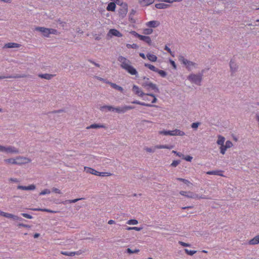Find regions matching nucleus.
<instances>
[{"label": "nucleus", "instance_id": "19", "mask_svg": "<svg viewBox=\"0 0 259 259\" xmlns=\"http://www.w3.org/2000/svg\"><path fill=\"white\" fill-rule=\"evenodd\" d=\"M99 128H106V126L104 124H103L94 123V124H91V125H90L87 127V129Z\"/></svg>", "mask_w": 259, "mask_h": 259}, {"label": "nucleus", "instance_id": "27", "mask_svg": "<svg viewBox=\"0 0 259 259\" xmlns=\"http://www.w3.org/2000/svg\"><path fill=\"white\" fill-rule=\"evenodd\" d=\"M54 75H53V74H48V73H45V74H39L38 75V76L41 78H44V79H48V80H50L51 79H52V78L54 76Z\"/></svg>", "mask_w": 259, "mask_h": 259}, {"label": "nucleus", "instance_id": "22", "mask_svg": "<svg viewBox=\"0 0 259 259\" xmlns=\"http://www.w3.org/2000/svg\"><path fill=\"white\" fill-rule=\"evenodd\" d=\"M114 107L110 105H104L100 108L102 111H113Z\"/></svg>", "mask_w": 259, "mask_h": 259}, {"label": "nucleus", "instance_id": "32", "mask_svg": "<svg viewBox=\"0 0 259 259\" xmlns=\"http://www.w3.org/2000/svg\"><path fill=\"white\" fill-rule=\"evenodd\" d=\"M173 148L172 146H168L166 145H159L155 146L156 149H171Z\"/></svg>", "mask_w": 259, "mask_h": 259}, {"label": "nucleus", "instance_id": "56", "mask_svg": "<svg viewBox=\"0 0 259 259\" xmlns=\"http://www.w3.org/2000/svg\"><path fill=\"white\" fill-rule=\"evenodd\" d=\"M52 191L56 193L62 194V192H61V191L59 189L56 188H53L52 189Z\"/></svg>", "mask_w": 259, "mask_h": 259}, {"label": "nucleus", "instance_id": "29", "mask_svg": "<svg viewBox=\"0 0 259 259\" xmlns=\"http://www.w3.org/2000/svg\"><path fill=\"white\" fill-rule=\"evenodd\" d=\"M147 57L149 60L152 62H156L157 59V57L155 55L150 53L147 54Z\"/></svg>", "mask_w": 259, "mask_h": 259}, {"label": "nucleus", "instance_id": "48", "mask_svg": "<svg viewBox=\"0 0 259 259\" xmlns=\"http://www.w3.org/2000/svg\"><path fill=\"white\" fill-rule=\"evenodd\" d=\"M185 252L190 255H192L196 252L195 250H189L188 249H185Z\"/></svg>", "mask_w": 259, "mask_h": 259}, {"label": "nucleus", "instance_id": "45", "mask_svg": "<svg viewBox=\"0 0 259 259\" xmlns=\"http://www.w3.org/2000/svg\"><path fill=\"white\" fill-rule=\"evenodd\" d=\"M143 31L145 34L149 35L151 34L153 32V29L151 28H146L144 29Z\"/></svg>", "mask_w": 259, "mask_h": 259}, {"label": "nucleus", "instance_id": "11", "mask_svg": "<svg viewBox=\"0 0 259 259\" xmlns=\"http://www.w3.org/2000/svg\"><path fill=\"white\" fill-rule=\"evenodd\" d=\"M133 91L137 95L140 97H143L144 95H146L143 91L136 85H134L133 87Z\"/></svg>", "mask_w": 259, "mask_h": 259}, {"label": "nucleus", "instance_id": "43", "mask_svg": "<svg viewBox=\"0 0 259 259\" xmlns=\"http://www.w3.org/2000/svg\"><path fill=\"white\" fill-rule=\"evenodd\" d=\"M227 148H226L225 145H223V146H221L220 147V153L223 155L225 154L226 151L227 149Z\"/></svg>", "mask_w": 259, "mask_h": 259}, {"label": "nucleus", "instance_id": "62", "mask_svg": "<svg viewBox=\"0 0 259 259\" xmlns=\"http://www.w3.org/2000/svg\"><path fill=\"white\" fill-rule=\"evenodd\" d=\"M82 199H84V198H77V199H75L70 200V203H75V202H76L78 201H79L80 200H82Z\"/></svg>", "mask_w": 259, "mask_h": 259}, {"label": "nucleus", "instance_id": "15", "mask_svg": "<svg viewBox=\"0 0 259 259\" xmlns=\"http://www.w3.org/2000/svg\"><path fill=\"white\" fill-rule=\"evenodd\" d=\"M118 114L124 113L126 112L125 106L114 107L113 111Z\"/></svg>", "mask_w": 259, "mask_h": 259}, {"label": "nucleus", "instance_id": "25", "mask_svg": "<svg viewBox=\"0 0 259 259\" xmlns=\"http://www.w3.org/2000/svg\"><path fill=\"white\" fill-rule=\"evenodd\" d=\"M222 170H212L206 172V174L209 175H217L220 176H223Z\"/></svg>", "mask_w": 259, "mask_h": 259}, {"label": "nucleus", "instance_id": "46", "mask_svg": "<svg viewBox=\"0 0 259 259\" xmlns=\"http://www.w3.org/2000/svg\"><path fill=\"white\" fill-rule=\"evenodd\" d=\"M200 125V122H193L191 125V126L193 129H197L199 125Z\"/></svg>", "mask_w": 259, "mask_h": 259}, {"label": "nucleus", "instance_id": "18", "mask_svg": "<svg viewBox=\"0 0 259 259\" xmlns=\"http://www.w3.org/2000/svg\"><path fill=\"white\" fill-rule=\"evenodd\" d=\"M20 47V45L15 43V42H9L6 44L4 46V48H19Z\"/></svg>", "mask_w": 259, "mask_h": 259}, {"label": "nucleus", "instance_id": "64", "mask_svg": "<svg viewBox=\"0 0 259 259\" xmlns=\"http://www.w3.org/2000/svg\"><path fill=\"white\" fill-rule=\"evenodd\" d=\"M170 63L171 65L172 66V67H174V68L176 69L177 68V65H176L175 61L170 60Z\"/></svg>", "mask_w": 259, "mask_h": 259}, {"label": "nucleus", "instance_id": "8", "mask_svg": "<svg viewBox=\"0 0 259 259\" xmlns=\"http://www.w3.org/2000/svg\"><path fill=\"white\" fill-rule=\"evenodd\" d=\"M134 35L139 38L140 40H143L148 44L149 45H151L152 43V41L151 38L148 36H144L141 34H138L135 31L133 32Z\"/></svg>", "mask_w": 259, "mask_h": 259}, {"label": "nucleus", "instance_id": "4", "mask_svg": "<svg viewBox=\"0 0 259 259\" xmlns=\"http://www.w3.org/2000/svg\"><path fill=\"white\" fill-rule=\"evenodd\" d=\"M0 152H4L7 154H18L19 151L18 149L12 146H4L0 145Z\"/></svg>", "mask_w": 259, "mask_h": 259}, {"label": "nucleus", "instance_id": "35", "mask_svg": "<svg viewBox=\"0 0 259 259\" xmlns=\"http://www.w3.org/2000/svg\"><path fill=\"white\" fill-rule=\"evenodd\" d=\"M126 224L127 225H137L138 224V222L137 220L132 219V220L127 221L126 222Z\"/></svg>", "mask_w": 259, "mask_h": 259}, {"label": "nucleus", "instance_id": "24", "mask_svg": "<svg viewBox=\"0 0 259 259\" xmlns=\"http://www.w3.org/2000/svg\"><path fill=\"white\" fill-rule=\"evenodd\" d=\"M116 4L114 2H110L108 4L106 10L108 11L114 12L115 10Z\"/></svg>", "mask_w": 259, "mask_h": 259}, {"label": "nucleus", "instance_id": "2", "mask_svg": "<svg viewBox=\"0 0 259 259\" xmlns=\"http://www.w3.org/2000/svg\"><path fill=\"white\" fill-rule=\"evenodd\" d=\"M204 73V70L198 74L191 73L187 77V79L192 83L200 85L202 80V76Z\"/></svg>", "mask_w": 259, "mask_h": 259}, {"label": "nucleus", "instance_id": "13", "mask_svg": "<svg viewBox=\"0 0 259 259\" xmlns=\"http://www.w3.org/2000/svg\"><path fill=\"white\" fill-rule=\"evenodd\" d=\"M146 26L151 28H156L160 25V22L158 21L153 20L146 23Z\"/></svg>", "mask_w": 259, "mask_h": 259}, {"label": "nucleus", "instance_id": "60", "mask_svg": "<svg viewBox=\"0 0 259 259\" xmlns=\"http://www.w3.org/2000/svg\"><path fill=\"white\" fill-rule=\"evenodd\" d=\"M21 215L23 217H24L26 218H27V219H31L32 218L31 215H30V214H27V213H23L21 214Z\"/></svg>", "mask_w": 259, "mask_h": 259}, {"label": "nucleus", "instance_id": "44", "mask_svg": "<svg viewBox=\"0 0 259 259\" xmlns=\"http://www.w3.org/2000/svg\"><path fill=\"white\" fill-rule=\"evenodd\" d=\"M61 253L64 255L67 256H73L74 255V253H72V252H68V251H62Z\"/></svg>", "mask_w": 259, "mask_h": 259}, {"label": "nucleus", "instance_id": "51", "mask_svg": "<svg viewBox=\"0 0 259 259\" xmlns=\"http://www.w3.org/2000/svg\"><path fill=\"white\" fill-rule=\"evenodd\" d=\"M181 161L180 160H174L171 163L170 165L172 167H176L180 163Z\"/></svg>", "mask_w": 259, "mask_h": 259}, {"label": "nucleus", "instance_id": "42", "mask_svg": "<svg viewBox=\"0 0 259 259\" xmlns=\"http://www.w3.org/2000/svg\"><path fill=\"white\" fill-rule=\"evenodd\" d=\"M146 96H151L152 97V100H151L152 103H155L157 101V98L155 96V95L153 94H147Z\"/></svg>", "mask_w": 259, "mask_h": 259}, {"label": "nucleus", "instance_id": "49", "mask_svg": "<svg viewBox=\"0 0 259 259\" xmlns=\"http://www.w3.org/2000/svg\"><path fill=\"white\" fill-rule=\"evenodd\" d=\"M225 145L226 146V148H227L228 149L231 148L233 146V144L231 141L228 140L226 142Z\"/></svg>", "mask_w": 259, "mask_h": 259}, {"label": "nucleus", "instance_id": "55", "mask_svg": "<svg viewBox=\"0 0 259 259\" xmlns=\"http://www.w3.org/2000/svg\"><path fill=\"white\" fill-rule=\"evenodd\" d=\"M155 149L156 148L152 149L151 148L146 147L145 148V150L148 152L153 153L155 151Z\"/></svg>", "mask_w": 259, "mask_h": 259}, {"label": "nucleus", "instance_id": "23", "mask_svg": "<svg viewBox=\"0 0 259 259\" xmlns=\"http://www.w3.org/2000/svg\"><path fill=\"white\" fill-rule=\"evenodd\" d=\"M154 0H139V3L142 6H146L153 4Z\"/></svg>", "mask_w": 259, "mask_h": 259}, {"label": "nucleus", "instance_id": "7", "mask_svg": "<svg viewBox=\"0 0 259 259\" xmlns=\"http://www.w3.org/2000/svg\"><path fill=\"white\" fill-rule=\"evenodd\" d=\"M117 4L121 6V8L118 11L119 16L124 17L127 12V5L125 3H120V2H117Z\"/></svg>", "mask_w": 259, "mask_h": 259}, {"label": "nucleus", "instance_id": "28", "mask_svg": "<svg viewBox=\"0 0 259 259\" xmlns=\"http://www.w3.org/2000/svg\"><path fill=\"white\" fill-rule=\"evenodd\" d=\"M218 137V139L217 141V144L220 146H223V145H224L225 138L221 135H219Z\"/></svg>", "mask_w": 259, "mask_h": 259}, {"label": "nucleus", "instance_id": "38", "mask_svg": "<svg viewBox=\"0 0 259 259\" xmlns=\"http://www.w3.org/2000/svg\"><path fill=\"white\" fill-rule=\"evenodd\" d=\"M159 134L165 136H172V131H162L159 132Z\"/></svg>", "mask_w": 259, "mask_h": 259}, {"label": "nucleus", "instance_id": "30", "mask_svg": "<svg viewBox=\"0 0 259 259\" xmlns=\"http://www.w3.org/2000/svg\"><path fill=\"white\" fill-rule=\"evenodd\" d=\"M136 13V11L135 10L133 9L130 13L129 20L132 23L135 22V20L134 18V16L135 15Z\"/></svg>", "mask_w": 259, "mask_h": 259}, {"label": "nucleus", "instance_id": "41", "mask_svg": "<svg viewBox=\"0 0 259 259\" xmlns=\"http://www.w3.org/2000/svg\"><path fill=\"white\" fill-rule=\"evenodd\" d=\"M126 47L128 49L132 48V49H137L139 48L138 46L136 44H127Z\"/></svg>", "mask_w": 259, "mask_h": 259}, {"label": "nucleus", "instance_id": "53", "mask_svg": "<svg viewBox=\"0 0 259 259\" xmlns=\"http://www.w3.org/2000/svg\"><path fill=\"white\" fill-rule=\"evenodd\" d=\"M111 175V174L110 173H108V172H99V174H97V176H101V177H105V176H110Z\"/></svg>", "mask_w": 259, "mask_h": 259}, {"label": "nucleus", "instance_id": "40", "mask_svg": "<svg viewBox=\"0 0 259 259\" xmlns=\"http://www.w3.org/2000/svg\"><path fill=\"white\" fill-rule=\"evenodd\" d=\"M177 180L178 181H180L183 182V183H184L185 184H187L188 186L189 185H192V183H191L188 180H187L186 179H183V178H177Z\"/></svg>", "mask_w": 259, "mask_h": 259}, {"label": "nucleus", "instance_id": "1", "mask_svg": "<svg viewBox=\"0 0 259 259\" xmlns=\"http://www.w3.org/2000/svg\"><path fill=\"white\" fill-rule=\"evenodd\" d=\"M118 61L120 63V67L132 75L137 76L138 74L137 70L131 65V62L125 57L120 56Z\"/></svg>", "mask_w": 259, "mask_h": 259}, {"label": "nucleus", "instance_id": "58", "mask_svg": "<svg viewBox=\"0 0 259 259\" xmlns=\"http://www.w3.org/2000/svg\"><path fill=\"white\" fill-rule=\"evenodd\" d=\"M108 224H109V225H113V224H115V225H119V226H120V225H121L120 224H119L116 223L114 221H113V220H109V221L108 222Z\"/></svg>", "mask_w": 259, "mask_h": 259}, {"label": "nucleus", "instance_id": "14", "mask_svg": "<svg viewBox=\"0 0 259 259\" xmlns=\"http://www.w3.org/2000/svg\"><path fill=\"white\" fill-rule=\"evenodd\" d=\"M108 35L117 37L122 36V34L118 30L115 29H110L108 32Z\"/></svg>", "mask_w": 259, "mask_h": 259}, {"label": "nucleus", "instance_id": "61", "mask_svg": "<svg viewBox=\"0 0 259 259\" xmlns=\"http://www.w3.org/2000/svg\"><path fill=\"white\" fill-rule=\"evenodd\" d=\"M124 106H125V109L126 112H127L129 110H131V109L135 108V107H134V106H126V105H124Z\"/></svg>", "mask_w": 259, "mask_h": 259}, {"label": "nucleus", "instance_id": "3", "mask_svg": "<svg viewBox=\"0 0 259 259\" xmlns=\"http://www.w3.org/2000/svg\"><path fill=\"white\" fill-rule=\"evenodd\" d=\"M178 59L179 61L185 65L188 71H191L193 68H197V64L185 59L183 56H179Z\"/></svg>", "mask_w": 259, "mask_h": 259}, {"label": "nucleus", "instance_id": "26", "mask_svg": "<svg viewBox=\"0 0 259 259\" xmlns=\"http://www.w3.org/2000/svg\"><path fill=\"white\" fill-rule=\"evenodd\" d=\"M185 135V133L179 130L176 129L175 130L172 131V136H183Z\"/></svg>", "mask_w": 259, "mask_h": 259}, {"label": "nucleus", "instance_id": "36", "mask_svg": "<svg viewBox=\"0 0 259 259\" xmlns=\"http://www.w3.org/2000/svg\"><path fill=\"white\" fill-rule=\"evenodd\" d=\"M4 161L5 162H6L7 163H11V164H16V158H13L5 159Z\"/></svg>", "mask_w": 259, "mask_h": 259}, {"label": "nucleus", "instance_id": "63", "mask_svg": "<svg viewBox=\"0 0 259 259\" xmlns=\"http://www.w3.org/2000/svg\"><path fill=\"white\" fill-rule=\"evenodd\" d=\"M85 251H82L81 250H79L77 251H75V252H72V253H74V255L76 254V255H80L81 254V253L84 252Z\"/></svg>", "mask_w": 259, "mask_h": 259}, {"label": "nucleus", "instance_id": "21", "mask_svg": "<svg viewBox=\"0 0 259 259\" xmlns=\"http://www.w3.org/2000/svg\"><path fill=\"white\" fill-rule=\"evenodd\" d=\"M259 243V235L255 236L252 239L249 241V245H256Z\"/></svg>", "mask_w": 259, "mask_h": 259}, {"label": "nucleus", "instance_id": "10", "mask_svg": "<svg viewBox=\"0 0 259 259\" xmlns=\"http://www.w3.org/2000/svg\"><path fill=\"white\" fill-rule=\"evenodd\" d=\"M36 31H38L42 33L45 37H49V28L43 27H37L35 28Z\"/></svg>", "mask_w": 259, "mask_h": 259}, {"label": "nucleus", "instance_id": "17", "mask_svg": "<svg viewBox=\"0 0 259 259\" xmlns=\"http://www.w3.org/2000/svg\"><path fill=\"white\" fill-rule=\"evenodd\" d=\"M106 83H108L110 85V86L115 89V90H117L121 92H122L123 91V88L120 87V86H119L118 85L116 84V83H112L111 82H110V81H106Z\"/></svg>", "mask_w": 259, "mask_h": 259}, {"label": "nucleus", "instance_id": "5", "mask_svg": "<svg viewBox=\"0 0 259 259\" xmlns=\"http://www.w3.org/2000/svg\"><path fill=\"white\" fill-rule=\"evenodd\" d=\"M144 79L145 80V82H144L142 84L144 87L146 88L147 90H149L150 88L156 93L159 92V90L156 84L149 81V78L146 77L144 78Z\"/></svg>", "mask_w": 259, "mask_h": 259}, {"label": "nucleus", "instance_id": "47", "mask_svg": "<svg viewBox=\"0 0 259 259\" xmlns=\"http://www.w3.org/2000/svg\"><path fill=\"white\" fill-rule=\"evenodd\" d=\"M126 251H127V253L131 254V253H138L139 252L140 250L138 249L132 250L131 248H128L126 249Z\"/></svg>", "mask_w": 259, "mask_h": 259}, {"label": "nucleus", "instance_id": "12", "mask_svg": "<svg viewBox=\"0 0 259 259\" xmlns=\"http://www.w3.org/2000/svg\"><path fill=\"white\" fill-rule=\"evenodd\" d=\"M36 188L34 184L29 185L28 186H24L19 185L17 186V189L23 190H34Z\"/></svg>", "mask_w": 259, "mask_h": 259}, {"label": "nucleus", "instance_id": "52", "mask_svg": "<svg viewBox=\"0 0 259 259\" xmlns=\"http://www.w3.org/2000/svg\"><path fill=\"white\" fill-rule=\"evenodd\" d=\"M49 34H57L58 31L56 29H52V28H49Z\"/></svg>", "mask_w": 259, "mask_h": 259}, {"label": "nucleus", "instance_id": "59", "mask_svg": "<svg viewBox=\"0 0 259 259\" xmlns=\"http://www.w3.org/2000/svg\"><path fill=\"white\" fill-rule=\"evenodd\" d=\"M179 243L180 245H181L182 246H184V247H187V246H190V244H189L188 243H185V242H182V241H179Z\"/></svg>", "mask_w": 259, "mask_h": 259}, {"label": "nucleus", "instance_id": "34", "mask_svg": "<svg viewBox=\"0 0 259 259\" xmlns=\"http://www.w3.org/2000/svg\"><path fill=\"white\" fill-rule=\"evenodd\" d=\"M145 66L147 67V68H148L149 69H150L151 70H152L153 71H154L155 72L156 71H157L158 68H156L153 65H151V64H150L145 63Z\"/></svg>", "mask_w": 259, "mask_h": 259}, {"label": "nucleus", "instance_id": "31", "mask_svg": "<svg viewBox=\"0 0 259 259\" xmlns=\"http://www.w3.org/2000/svg\"><path fill=\"white\" fill-rule=\"evenodd\" d=\"M168 5H167V4H165L164 3H159V4H156L155 5V7L157 9H166L168 7Z\"/></svg>", "mask_w": 259, "mask_h": 259}, {"label": "nucleus", "instance_id": "16", "mask_svg": "<svg viewBox=\"0 0 259 259\" xmlns=\"http://www.w3.org/2000/svg\"><path fill=\"white\" fill-rule=\"evenodd\" d=\"M84 170L87 173L91 174L96 176H97V174H99V171L97 170L87 166H85L84 167Z\"/></svg>", "mask_w": 259, "mask_h": 259}, {"label": "nucleus", "instance_id": "9", "mask_svg": "<svg viewBox=\"0 0 259 259\" xmlns=\"http://www.w3.org/2000/svg\"><path fill=\"white\" fill-rule=\"evenodd\" d=\"M16 164L22 165L30 162L31 159L25 157L17 156L16 158Z\"/></svg>", "mask_w": 259, "mask_h": 259}, {"label": "nucleus", "instance_id": "37", "mask_svg": "<svg viewBox=\"0 0 259 259\" xmlns=\"http://www.w3.org/2000/svg\"><path fill=\"white\" fill-rule=\"evenodd\" d=\"M156 72L158 73L162 77H165L167 75V73L165 71L159 69H157V71Z\"/></svg>", "mask_w": 259, "mask_h": 259}, {"label": "nucleus", "instance_id": "57", "mask_svg": "<svg viewBox=\"0 0 259 259\" xmlns=\"http://www.w3.org/2000/svg\"><path fill=\"white\" fill-rule=\"evenodd\" d=\"M172 153H173L174 154H176L177 155H178L180 157H182L184 156V155L183 154H182V153H181L180 152H178L176 151L173 150L172 151Z\"/></svg>", "mask_w": 259, "mask_h": 259}, {"label": "nucleus", "instance_id": "6", "mask_svg": "<svg viewBox=\"0 0 259 259\" xmlns=\"http://www.w3.org/2000/svg\"><path fill=\"white\" fill-rule=\"evenodd\" d=\"M180 194L181 195L185 196L188 198L195 199H205V196H199L198 194L194 193L191 192H186L184 191H181L180 192Z\"/></svg>", "mask_w": 259, "mask_h": 259}, {"label": "nucleus", "instance_id": "54", "mask_svg": "<svg viewBox=\"0 0 259 259\" xmlns=\"http://www.w3.org/2000/svg\"><path fill=\"white\" fill-rule=\"evenodd\" d=\"M182 158L185 159V160L187 161H191L193 157L191 156H189V155H187L186 156H184V157H182Z\"/></svg>", "mask_w": 259, "mask_h": 259}, {"label": "nucleus", "instance_id": "39", "mask_svg": "<svg viewBox=\"0 0 259 259\" xmlns=\"http://www.w3.org/2000/svg\"><path fill=\"white\" fill-rule=\"evenodd\" d=\"M3 216H4L6 218H13V219H15V218L16 217V216H15L12 214L6 213L5 212H3Z\"/></svg>", "mask_w": 259, "mask_h": 259}, {"label": "nucleus", "instance_id": "20", "mask_svg": "<svg viewBox=\"0 0 259 259\" xmlns=\"http://www.w3.org/2000/svg\"><path fill=\"white\" fill-rule=\"evenodd\" d=\"M230 67L231 71L232 73H234L236 71L238 67L235 62L231 60L230 62Z\"/></svg>", "mask_w": 259, "mask_h": 259}, {"label": "nucleus", "instance_id": "33", "mask_svg": "<svg viewBox=\"0 0 259 259\" xmlns=\"http://www.w3.org/2000/svg\"><path fill=\"white\" fill-rule=\"evenodd\" d=\"M27 75L25 74H16L15 75H9L8 76L9 78H25L27 77Z\"/></svg>", "mask_w": 259, "mask_h": 259}, {"label": "nucleus", "instance_id": "50", "mask_svg": "<svg viewBox=\"0 0 259 259\" xmlns=\"http://www.w3.org/2000/svg\"><path fill=\"white\" fill-rule=\"evenodd\" d=\"M51 193V191L49 189H45L44 190H42L40 193H39V195H46V194H49Z\"/></svg>", "mask_w": 259, "mask_h": 259}]
</instances>
